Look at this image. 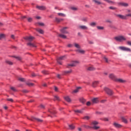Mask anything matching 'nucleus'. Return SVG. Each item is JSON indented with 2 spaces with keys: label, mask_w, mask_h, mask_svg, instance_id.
Listing matches in <instances>:
<instances>
[{
  "label": "nucleus",
  "mask_w": 131,
  "mask_h": 131,
  "mask_svg": "<svg viewBox=\"0 0 131 131\" xmlns=\"http://www.w3.org/2000/svg\"><path fill=\"white\" fill-rule=\"evenodd\" d=\"M114 39L116 40V41H119L120 42H121L122 41H123L124 40H126V38L125 36H118L114 38Z\"/></svg>",
  "instance_id": "1"
},
{
  "label": "nucleus",
  "mask_w": 131,
  "mask_h": 131,
  "mask_svg": "<svg viewBox=\"0 0 131 131\" xmlns=\"http://www.w3.org/2000/svg\"><path fill=\"white\" fill-rule=\"evenodd\" d=\"M78 64H79V61H73L71 63L68 64L67 68H70V67H75V66H76V65H78Z\"/></svg>",
  "instance_id": "2"
},
{
  "label": "nucleus",
  "mask_w": 131,
  "mask_h": 131,
  "mask_svg": "<svg viewBox=\"0 0 131 131\" xmlns=\"http://www.w3.org/2000/svg\"><path fill=\"white\" fill-rule=\"evenodd\" d=\"M119 50H121V51H124L125 52H131L130 49L127 47L120 46V47H119Z\"/></svg>",
  "instance_id": "3"
},
{
  "label": "nucleus",
  "mask_w": 131,
  "mask_h": 131,
  "mask_svg": "<svg viewBox=\"0 0 131 131\" xmlns=\"http://www.w3.org/2000/svg\"><path fill=\"white\" fill-rule=\"evenodd\" d=\"M104 91L109 96H112L113 95V91L112 90H110L109 88H105Z\"/></svg>",
  "instance_id": "4"
},
{
  "label": "nucleus",
  "mask_w": 131,
  "mask_h": 131,
  "mask_svg": "<svg viewBox=\"0 0 131 131\" xmlns=\"http://www.w3.org/2000/svg\"><path fill=\"white\" fill-rule=\"evenodd\" d=\"M65 59H66V56L65 55L58 57L57 59V63L60 64V65H62V62H61L60 61L62 60H65Z\"/></svg>",
  "instance_id": "5"
},
{
  "label": "nucleus",
  "mask_w": 131,
  "mask_h": 131,
  "mask_svg": "<svg viewBox=\"0 0 131 131\" xmlns=\"http://www.w3.org/2000/svg\"><path fill=\"white\" fill-rule=\"evenodd\" d=\"M66 29H68V27H64L60 29V32H61V33H64V34H68L69 32H68Z\"/></svg>",
  "instance_id": "6"
},
{
  "label": "nucleus",
  "mask_w": 131,
  "mask_h": 131,
  "mask_svg": "<svg viewBox=\"0 0 131 131\" xmlns=\"http://www.w3.org/2000/svg\"><path fill=\"white\" fill-rule=\"evenodd\" d=\"M24 39H26V40H28V41H32V40H33V39H34V37L32 36H27V37H25Z\"/></svg>",
  "instance_id": "7"
},
{
  "label": "nucleus",
  "mask_w": 131,
  "mask_h": 131,
  "mask_svg": "<svg viewBox=\"0 0 131 131\" xmlns=\"http://www.w3.org/2000/svg\"><path fill=\"white\" fill-rule=\"evenodd\" d=\"M75 52H76V53H78L79 54H81L82 55H83V54L85 53V51L82 49H81L80 48L79 49L76 50Z\"/></svg>",
  "instance_id": "8"
},
{
  "label": "nucleus",
  "mask_w": 131,
  "mask_h": 131,
  "mask_svg": "<svg viewBox=\"0 0 131 131\" xmlns=\"http://www.w3.org/2000/svg\"><path fill=\"white\" fill-rule=\"evenodd\" d=\"M108 77L111 78V79H112V80L116 81V76H115L114 74H110Z\"/></svg>",
  "instance_id": "9"
},
{
  "label": "nucleus",
  "mask_w": 131,
  "mask_h": 131,
  "mask_svg": "<svg viewBox=\"0 0 131 131\" xmlns=\"http://www.w3.org/2000/svg\"><path fill=\"white\" fill-rule=\"evenodd\" d=\"M91 101L93 104H97V103H99V98H93Z\"/></svg>",
  "instance_id": "10"
},
{
  "label": "nucleus",
  "mask_w": 131,
  "mask_h": 131,
  "mask_svg": "<svg viewBox=\"0 0 131 131\" xmlns=\"http://www.w3.org/2000/svg\"><path fill=\"white\" fill-rule=\"evenodd\" d=\"M119 7H128V4L125 3H118Z\"/></svg>",
  "instance_id": "11"
},
{
  "label": "nucleus",
  "mask_w": 131,
  "mask_h": 131,
  "mask_svg": "<svg viewBox=\"0 0 131 131\" xmlns=\"http://www.w3.org/2000/svg\"><path fill=\"white\" fill-rule=\"evenodd\" d=\"M79 29H82L83 30H88L89 28L86 26H79L78 27Z\"/></svg>",
  "instance_id": "12"
},
{
  "label": "nucleus",
  "mask_w": 131,
  "mask_h": 131,
  "mask_svg": "<svg viewBox=\"0 0 131 131\" xmlns=\"http://www.w3.org/2000/svg\"><path fill=\"white\" fill-rule=\"evenodd\" d=\"M86 69L89 71H94V70H96V68H95L93 66L88 67Z\"/></svg>",
  "instance_id": "13"
},
{
  "label": "nucleus",
  "mask_w": 131,
  "mask_h": 131,
  "mask_svg": "<svg viewBox=\"0 0 131 131\" xmlns=\"http://www.w3.org/2000/svg\"><path fill=\"white\" fill-rule=\"evenodd\" d=\"M27 46H28V47H31L32 48H36L35 43H32L31 42H29L28 43H27Z\"/></svg>",
  "instance_id": "14"
},
{
  "label": "nucleus",
  "mask_w": 131,
  "mask_h": 131,
  "mask_svg": "<svg viewBox=\"0 0 131 131\" xmlns=\"http://www.w3.org/2000/svg\"><path fill=\"white\" fill-rule=\"evenodd\" d=\"M116 81H117V82H120L121 83H124L125 82H126V81H125V80H123L122 79H116Z\"/></svg>",
  "instance_id": "15"
},
{
  "label": "nucleus",
  "mask_w": 131,
  "mask_h": 131,
  "mask_svg": "<svg viewBox=\"0 0 131 131\" xmlns=\"http://www.w3.org/2000/svg\"><path fill=\"white\" fill-rule=\"evenodd\" d=\"M72 72V70H70L69 71H65L62 72V75H67V74H70Z\"/></svg>",
  "instance_id": "16"
},
{
  "label": "nucleus",
  "mask_w": 131,
  "mask_h": 131,
  "mask_svg": "<svg viewBox=\"0 0 131 131\" xmlns=\"http://www.w3.org/2000/svg\"><path fill=\"white\" fill-rule=\"evenodd\" d=\"M36 9H38V10H40L42 11H43L46 10V8L45 6H36Z\"/></svg>",
  "instance_id": "17"
},
{
  "label": "nucleus",
  "mask_w": 131,
  "mask_h": 131,
  "mask_svg": "<svg viewBox=\"0 0 131 131\" xmlns=\"http://www.w3.org/2000/svg\"><path fill=\"white\" fill-rule=\"evenodd\" d=\"M93 2L96 5H102V2H100L98 0H92Z\"/></svg>",
  "instance_id": "18"
},
{
  "label": "nucleus",
  "mask_w": 131,
  "mask_h": 131,
  "mask_svg": "<svg viewBox=\"0 0 131 131\" xmlns=\"http://www.w3.org/2000/svg\"><path fill=\"white\" fill-rule=\"evenodd\" d=\"M116 16L118 17L119 18H120V19H126V16L121 15V14H117Z\"/></svg>",
  "instance_id": "19"
},
{
  "label": "nucleus",
  "mask_w": 131,
  "mask_h": 131,
  "mask_svg": "<svg viewBox=\"0 0 131 131\" xmlns=\"http://www.w3.org/2000/svg\"><path fill=\"white\" fill-rule=\"evenodd\" d=\"M103 1L107 3V4H110V5H114L115 4V2L111 0H103Z\"/></svg>",
  "instance_id": "20"
},
{
  "label": "nucleus",
  "mask_w": 131,
  "mask_h": 131,
  "mask_svg": "<svg viewBox=\"0 0 131 131\" xmlns=\"http://www.w3.org/2000/svg\"><path fill=\"white\" fill-rule=\"evenodd\" d=\"M99 84V81H94L92 83L93 88H96Z\"/></svg>",
  "instance_id": "21"
},
{
  "label": "nucleus",
  "mask_w": 131,
  "mask_h": 131,
  "mask_svg": "<svg viewBox=\"0 0 131 131\" xmlns=\"http://www.w3.org/2000/svg\"><path fill=\"white\" fill-rule=\"evenodd\" d=\"M63 18L55 17V22H57V23H60V22H61V21H63Z\"/></svg>",
  "instance_id": "22"
},
{
  "label": "nucleus",
  "mask_w": 131,
  "mask_h": 131,
  "mask_svg": "<svg viewBox=\"0 0 131 131\" xmlns=\"http://www.w3.org/2000/svg\"><path fill=\"white\" fill-rule=\"evenodd\" d=\"M114 126H115V127H117V128L122 127V125L117 123H114Z\"/></svg>",
  "instance_id": "23"
},
{
  "label": "nucleus",
  "mask_w": 131,
  "mask_h": 131,
  "mask_svg": "<svg viewBox=\"0 0 131 131\" xmlns=\"http://www.w3.org/2000/svg\"><path fill=\"white\" fill-rule=\"evenodd\" d=\"M81 89V88L80 87H78L76 89H75V90H74L72 92L73 94H76V93H78V91H79V90H80Z\"/></svg>",
  "instance_id": "24"
},
{
  "label": "nucleus",
  "mask_w": 131,
  "mask_h": 131,
  "mask_svg": "<svg viewBox=\"0 0 131 131\" xmlns=\"http://www.w3.org/2000/svg\"><path fill=\"white\" fill-rule=\"evenodd\" d=\"M74 46L75 47H76V49H80L81 47L80 45H79V44L77 43H74Z\"/></svg>",
  "instance_id": "25"
},
{
  "label": "nucleus",
  "mask_w": 131,
  "mask_h": 131,
  "mask_svg": "<svg viewBox=\"0 0 131 131\" xmlns=\"http://www.w3.org/2000/svg\"><path fill=\"white\" fill-rule=\"evenodd\" d=\"M33 119H35V120L38 121V122H42V120H41L40 119L33 117V119H32L31 120H33Z\"/></svg>",
  "instance_id": "26"
},
{
  "label": "nucleus",
  "mask_w": 131,
  "mask_h": 131,
  "mask_svg": "<svg viewBox=\"0 0 131 131\" xmlns=\"http://www.w3.org/2000/svg\"><path fill=\"white\" fill-rule=\"evenodd\" d=\"M49 112L51 113V114H56V112L54 110H53L52 109L49 110Z\"/></svg>",
  "instance_id": "27"
},
{
  "label": "nucleus",
  "mask_w": 131,
  "mask_h": 131,
  "mask_svg": "<svg viewBox=\"0 0 131 131\" xmlns=\"http://www.w3.org/2000/svg\"><path fill=\"white\" fill-rule=\"evenodd\" d=\"M121 119L122 120L123 122H124V123H127V120H126L125 118H124V117H121Z\"/></svg>",
  "instance_id": "28"
},
{
  "label": "nucleus",
  "mask_w": 131,
  "mask_h": 131,
  "mask_svg": "<svg viewBox=\"0 0 131 131\" xmlns=\"http://www.w3.org/2000/svg\"><path fill=\"white\" fill-rule=\"evenodd\" d=\"M58 36H59V37H61V38H64V39L67 38V37L66 36V35L62 34H59L58 35Z\"/></svg>",
  "instance_id": "29"
},
{
  "label": "nucleus",
  "mask_w": 131,
  "mask_h": 131,
  "mask_svg": "<svg viewBox=\"0 0 131 131\" xmlns=\"http://www.w3.org/2000/svg\"><path fill=\"white\" fill-rule=\"evenodd\" d=\"M36 31L40 33L41 34H43V30L40 29H36Z\"/></svg>",
  "instance_id": "30"
},
{
  "label": "nucleus",
  "mask_w": 131,
  "mask_h": 131,
  "mask_svg": "<svg viewBox=\"0 0 131 131\" xmlns=\"http://www.w3.org/2000/svg\"><path fill=\"white\" fill-rule=\"evenodd\" d=\"M89 25L90 26H92V27H95V26H96V25H97V23H96L95 22H92V23H91L90 24H89Z\"/></svg>",
  "instance_id": "31"
},
{
  "label": "nucleus",
  "mask_w": 131,
  "mask_h": 131,
  "mask_svg": "<svg viewBox=\"0 0 131 131\" xmlns=\"http://www.w3.org/2000/svg\"><path fill=\"white\" fill-rule=\"evenodd\" d=\"M64 99L66 100V101H67V102H71V99H70V98H69V97L67 96L66 97H64Z\"/></svg>",
  "instance_id": "32"
},
{
  "label": "nucleus",
  "mask_w": 131,
  "mask_h": 131,
  "mask_svg": "<svg viewBox=\"0 0 131 131\" xmlns=\"http://www.w3.org/2000/svg\"><path fill=\"white\" fill-rule=\"evenodd\" d=\"M81 20L83 22H88V17H82Z\"/></svg>",
  "instance_id": "33"
},
{
  "label": "nucleus",
  "mask_w": 131,
  "mask_h": 131,
  "mask_svg": "<svg viewBox=\"0 0 131 131\" xmlns=\"http://www.w3.org/2000/svg\"><path fill=\"white\" fill-rule=\"evenodd\" d=\"M57 15L58 16H60V17H65L66 16V15H65V14L62 13H57Z\"/></svg>",
  "instance_id": "34"
},
{
  "label": "nucleus",
  "mask_w": 131,
  "mask_h": 131,
  "mask_svg": "<svg viewBox=\"0 0 131 131\" xmlns=\"http://www.w3.org/2000/svg\"><path fill=\"white\" fill-rule=\"evenodd\" d=\"M60 101V97L58 96H54V101Z\"/></svg>",
  "instance_id": "35"
},
{
  "label": "nucleus",
  "mask_w": 131,
  "mask_h": 131,
  "mask_svg": "<svg viewBox=\"0 0 131 131\" xmlns=\"http://www.w3.org/2000/svg\"><path fill=\"white\" fill-rule=\"evenodd\" d=\"M6 63L9 65H13V63L10 60H6Z\"/></svg>",
  "instance_id": "36"
},
{
  "label": "nucleus",
  "mask_w": 131,
  "mask_h": 131,
  "mask_svg": "<svg viewBox=\"0 0 131 131\" xmlns=\"http://www.w3.org/2000/svg\"><path fill=\"white\" fill-rule=\"evenodd\" d=\"M26 84L28 85L29 86H33L34 85V83H29V82H27Z\"/></svg>",
  "instance_id": "37"
},
{
  "label": "nucleus",
  "mask_w": 131,
  "mask_h": 131,
  "mask_svg": "<svg viewBox=\"0 0 131 131\" xmlns=\"http://www.w3.org/2000/svg\"><path fill=\"white\" fill-rule=\"evenodd\" d=\"M69 126L70 127V129H74V128L75 127L73 124L69 125Z\"/></svg>",
  "instance_id": "38"
},
{
  "label": "nucleus",
  "mask_w": 131,
  "mask_h": 131,
  "mask_svg": "<svg viewBox=\"0 0 131 131\" xmlns=\"http://www.w3.org/2000/svg\"><path fill=\"white\" fill-rule=\"evenodd\" d=\"M98 123H99L98 122L94 121L91 123V125H92V124H93L94 125H97V124H98Z\"/></svg>",
  "instance_id": "39"
},
{
  "label": "nucleus",
  "mask_w": 131,
  "mask_h": 131,
  "mask_svg": "<svg viewBox=\"0 0 131 131\" xmlns=\"http://www.w3.org/2000/svg\"><path fill=\"white\" fill-rule=\"evenodd\" d=\"M5 35L4 34H0V39H3V38H5Z\"/></svg>",
  "instance_id": "40"
},
{
  "label": "nucleus",
  "mask_w": 131,
  "mask_h": 131,
  "mask_svg": "<svg viewBox=\"0 0 131 131\" xmlns=\"http://www.w3.org/2000/svg\"><path fill=\"white\" fill-rule=\"evenodd\" d=\"M97 29L99 30H103L104 29V27H101V26H97Z\"/></svg>",
  "instance_id": "41"
},
{
  "label": "nucleus",
  "mask_w": 131,
  "mask_h": 131,
  "mask_svg": "<svg viewBox=\"0 0 131 131\" xmlns=\"http://www.w3.org/2000/svg\"><path fill=\"white\" fill-rule=\"evenodd\" d=\"M91 128H93L94 129H99V128H100V127L98 126H94L93 127H92Z\"/></svg>",
  "instance_id": "42"
},
{
  "label": "nucleus",
  "mask_w": 131,
  "mask_h": 131,
  "mask_svg": "<svg viewBox=\"0 0 131 131\" xmlns=\"http://www.w3.org/2000/svg\"><path fill=\"white\" fill-rule=\"evenodd\" d=\"M109 9L110 10H117V8L116 7H113V6H111L109 7Z\"/></svg>",
  "instance_id": "43"
},
{
  "label": "nucleus",
  "mask_w": 131,
  "mask_h": 131,
  "mask_svg": "<svg viewBox=\"0 0 131 131\" xmlns=\"http://www.w3.org/2000/svg\"><path fill=\"white\" fill-rule=\"evenodd\" d=\"M83 127H85V128H91L92 126H90L89 125H83Z\"/></svg>",
  "instance_id": "44"
},
{
  "label": "nucleus",
  "mask_w": 131,
  "mask_h": 131,
  "mask_svg": "<svg viewBox=\"0 0 131 131\" xmlns=\"http://www.w3.org/2000/svg\"><path fill=\"white\" fill-rule=\"evenodd\" d=\"M10 89L12 91H13V92L17 91V89H16V88H15V87H11Z\"/></svg>",
  "instance_id": "45"
},
{
  "label": "nucleus",
  "mask_w": 131,
  "mask_h": 131,
  "mask_svg": "<svg viewBox=\"0 0 131 131\" xmlns=\"http://www.w3.org/2000/svg\"><path fill=\"white\" fill-rule=\"evenodd\" d=\"M14 58H15V59H16L17 60H18L19 61L21 60V57H19V56H13Z\"/></svg>",
  "instance_id": "46"
},
{
  "label": "nucleus",
  "mask_w": 131,
  "mask_h": 131,
  "mask_svg": "<svg viewBox=\"0 0 131 131\" xmlns=\"http://www.w3.org/2000/svg\"><path fill=\"white\" fill-rule=\"evenodd\" d=\"M75 112L76 113H82V111H81V110H75Z\"/></svg>",
  "instance_id": "47"
},
{
  "label": "nucleus",
  "mask_w": 131,
  "mask_h": 131,
  "mask_svg": "<svg viewBox=\"0 0 131 131\" xmlns=\"http://www.w3.org/2000/svg\"><path fill=\"white\" fill-rule=\"evenodd\" d=\"M72 10H73V11H77V10H78V9L76 7H73L71 8Z\"/></svg>",
  "instance_id": "48"
},
{
  "label": "nucleus",
  "mask_w": 131,
  "mask_h": 131,
  "mask_svg": "<svg viewBox=\"0 0 131 131\" xmlns=\"http://www.w3.org/2000/svg\"><path fill=\"white\" fill-rule=\"evenodd\" d=\"M102 120H103L104 121H109L108 118H103L102 119Z\"/></svg>",
  "instance_id": "49"
},
{
  "label": "nucleus",
  "mask_w": 131,
  "mask_h": 131,
  "mask_svg": "<svg viewBox=\"0 0 131 131\" xmlns=\"http://www.w3.org/2000/svg\"><path fill=\"white\" fill-rule=\"evenodd\" d=\"M18 80L20 81H25V79L23 78H18Z\"/></svg>",
  "instance_id": "50"
},
{
  "label": "nucleus",
  "mask_w": 131,
  "mask_h": 131,
  "mask_svg": "<svg viewBox=\"0 0 131 131\" xmlns=\"http://www.w3.org/2000/svg\"><path fill=\"white\" fill-rule=\"evenodd\" d=\"M80 101L81 103H84L85 102V100L83 98L80 99Z\"/></svg>",
  "instance_id": "51"
},
{
  "label": "nucleus",
  "mask_w": 131,
  "mask_h": 131,
  "mask_svg": "<svg viewBox=\"0 0 131 131\" xmlns=\"http://www.w3.org/2000/svg\"><path fill=\"white\" fill-rule=\"evenodd\" d=\"M7 100L9 101V102H14V100H13V99L12 98H8Z\"/></svg>",
  "instance_id": "52"
},
{
  "label": "nucleus",
  "mask_w": 131,
  "mask_h": 131,
  "mask_svg": "<svg viewBox=\"0 0 131 131\" xmlns=\"http://www.w3.org/2000/svg\"><path fill=\"white\" fill-rule=\"evenodd\" d=\"M83 119H85V120H89V119H90V117L85 116L83 118Z\"/></svg>",
  "instance_id": "53"
},
{
  "label": "nucleus",
  "mask_w": 131,
  "mask_h": 131,
  "mask_svg": "<svg viewBox=\"0 0 131 131\" xmlns=\"http://www.w3.org/2000/svg\"><path fill=\"white\" fill-rule=\"evenodd\" d=\"M27 19H28V22H31V21H32V18L31 17H29V18H27Z\"/></svg>",
  "instance_id": "54"
},
{
  "label": "nucleus",
  "mask_w": 131,
  "mask_h": 131,
  "mask_svg": "<svg viewBox=\"0 0 131 131\" xmlns=\"http://www.w3.org/2000/svg\"><path fill=\"white\" fill-rule=\"evenodd\" d=\"M103 59H104V61H105V62H106V63H108V58H107V57H103Z\"/></svg>",
  "instance_id": "55"
},
{
  "label": "nucleus",
  "mask_w": 131,
  "mask_h": 131,
  "mask_svg": "<svg viewBox=\"0 0 131 131\" xmlns=\"http://www.w3.org/2000/svg\"><path fill=\"white\" fill-rule=\"evenodd\" d=\"M38 25H39L40 26H43V25H45V24L42 23H38Z\"/></svg>",
  "instance_id": "56"
},
{
  "label": "nucleus",
  "mask_w": 131,
  "mask_h": 131,
  "mask_svg": "<svg viewBox=\"0 0 131 131\" xmlns=\"http://www.w3.org/2000/svg\"><path fill=\"white\" fill-rule=\"evenodd\" d=\"M22 92L25 94H27V93H28V91L27 90H24L22 91Z\"/></svg>",
  "instance_id": "57"
},
{
  "label": "nucleus",
  "mask_w": 131,
  "mask_h": 131,
  "mask_svg": "<svg viewBox=\"0 0 131 131\" xmlns=\"http://www.w3.org/2000/svg\"><path fill=\"white\" fill-rule=\"evenodd\" d=\"M125 17H126H126H131V13L126 14V15H125Z\"/></svg>",
  "instance_id": "58"
},
{
  "label": "nucleus",
  "mask_w": 131,
  "mask_h": 131,
  "mask_svg": "<svg viewBox=\"0 0 131 131\" xmlns=\"http://www.w3.org/2000/svg\"><path fill=\"white\" fill-rule=\"evenodd\" d=\"M127 44L128 46H131V41H127Z\"/></svg>",
  "instance_id": "59"
},
{
  "label": "nucleus",
  "mask_w": 131,
  "mask_h": 131,
  "mask_svg": "<svg viewBox=\"0 0 131 131\" xmlns=\"http://www.w3.org/2000/svg\"><path fill=\"white\" fill-rule=\"evenodd\" d=\"M11 38H12V39H15V38H16V37H15V35H11Z\"/></svg>",
  "instance_id": "60"
},
{
  "label": "nucleus",
  "mask_w": 131,
  "mask_h": 131,
  "mask_svg": "<svg viewBox=\"0 0 131 131\" xmlns=\"http://www.w3.org/2000/svg\"><path fill=\"white\" fill-rule=\"evenodd\" d=\"M111 28H113V29H117V28L115 26H110Z\"/></svg>",
  "instance_id": "61"
},
{
  "label": "nucleus",
  "mask_w": 131,
  "mask_h": 131,
  "mask_svg": "<svg viewBox=\"0 0 131 131\" xmlns=\"http://www.w3.org/2000/svg\"><path fill=\"white\" fill-rule=\"evenodd\" d=\"M86 105H87V106H90L91 105V102H90V101L87 102Z\"/></svg>",
  "instance_id": "62"
},
{
  "label": "nucleus",
  "mask_w": 131,
  "mask_h": 131,
  "mask_svg": "<svg viewBox=\"0 0 131 131\" xmlns=\"http://www.w3.org/2000/svg\"><path fill=\"white\" fill-rule=\"evenodd\" d=\"M105 21L107 23H112V21L110 20H106Z\"/></svg>",
  "instance_id": "63"
},
{
  "label": "nucleus",
  "mask_w": 131,
  "mask_h": 131,
  "mask_svg": "<svg viewBox=\"0 0 131 131\" xmlns=\"http://www.w3.org/2000/svg\"><path fill=\"white\" fill-rule=\"evenodd\" d=\"M21 19H27V17L26 16H24L21 17Z\"/></svg>",
  "instance_id": "64"
}]
</instances>
